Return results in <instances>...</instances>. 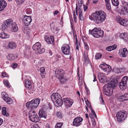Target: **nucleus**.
Here are the masks:
<instances>
[{"instance_id":"obj_64","label":"nucleus","mask_w":128,"mask_h":128,"mask_svg":"<svg viewBox=\"0 0 128 128\" xmlns=\"http://www.w3.org/2000/svg\"><path fill=\"white\" fill-rule=\"evenodd\" d=\"M78 11L79 12V14H82V10L80 8H78Z\"/></svg>"},{"instance_id":"obj_3","label":"nucleus","mask_w":128,"mask_h":128,"mask_svg":"<svg viewBox=\"0 0 128 128\" xmlns=\"http://www.w3.org/2000/svg\"><path fill=\"white\" fill-rule=\"evenodd\" d=\"M64 74V71L62 69L56 70L55 71V76L58 79L62 84L66 82L68 80Z\"/></svg>"},{"instance_id":"obj_15","label":"nucleus","mask_w":128,"mask_h":128,"mask_svg":"<svg viewBox=\"0 0 128 128\" xmlns=\"http://www.w3.org/2000/svg\"><path fill=\"white\" fill-rule=\"evenodd\" d=\"M122 6L125 11L122 9L121 10V12L123 13L125 12L128 13V3L125 2H122Z\"/></svg>"},{"instance_id":"obj_33","label":"nucleus","mask_w":128,"mask_h":128,"mask_svg":"<svg viewBox=\"0 0 128 128\" xmlns=\"http://www.w3.org/2000/svg\"><path fill=\"white\" fill-rule=\"evenodd\" d=\"M112 4L115 6H117L119 5V2L118 0H111Z\"/></svg>"},{"instance_id":"obj_42","label":"nucleus","mask_w":128,"mask_h":128,"mask_svg":"<svg viewBox=\"0 0 128 128\" xmlns=\"http://www.w3.org/2000/svg\"><path fill=\"white\" fill-rule=\"evenodd\" d=\"M62 124L61 123H57L55 126V128H61Z\"/></svg>"},{"instance_id":"obj_43","label":"nucleus","mask_w":128,"mask_h":128,"mask_svg":"<svg viewBox=\"0 0 128 128\" xmlns=\"http://www.w3.org/2000/svg\"><path fill=\"white\" fill-rule=\"evenodd\" d=\"M51 30L53 32H55L56 31H58V30L55 25L53 26L52 27H51Z\"/></svg>"},{"instance_id":"obj_32","label":"nucleus","mask_w":128,"mask_h":128,"mask_svg":"<svg viewBox=\"0 0 128 128\" xmlns=\"http://www.w3.org/2000/svg\"><path fill=\"white\" fill-rule=\"evenodd\" d=\"M44 39L49 44H51V41L50 40V38L47 35L45 36Z\"/></svg>"},{"instance_id":"obj_61","label":"nucleus","mask_w":128,"mask_h":128,"mask_svg":"<svg viewBox=\"0 0 128 128\" xmlns=\"http://www.w3.org/2000/svg\"><path fill=\"white\" fill-rule=\"evenodd\" d=\"M84 11H86L88 8V7L87 6L85 5H84Z\"/></svg>"},{"instance_id":"obj_54","label":"nucleus","mask_w":128,"mask_h":128,"mask_svg":"<svg viewBox=\"0 0 128 128\" xmlns=\"http://www.w3.org/2000/svg\"><path fill=\"white\" fill-rule=\"evenodd\" d=\"M104 76H105L103 73H101L98 74V78H99L100 77V78H103Z\"/></svg>"},{"instance_id":"obj_30","label":"nucleus","mask_w":128,"mask_h":128,"mask_svg":"<svg viewBox=\"0 0 128 128\" xmlns=\"http://www.w3.org/2000/svg\"><path fill=\"white\" fill-rule=\"evenodd\" d=\"M37 115L36 113L34 111H31L30 112L29 114V117L30 119H31V117H34L35 115Z\"/></svg>"},{"instance_id":"obj_34","label":"nucleus","mask_w":128,"mask_h":128,"mask_svg":"<svg viewBox=\"0 0 128 128\" xmlns=\"http://www.w3.org/2000/svg\"><path fill=\"white\" fill-rule=\"evenodd\" d=\"M2 95L3 100L8 97L7 94L5 92H2Z\"/></svg>"},{"instance_id":"obj_8","label":"nucleus","mask_w":128,"mask_h":128,"mask_svg":"<svg viewBox=\"0 0 128 128\" xmlns=\"http://www.w3.org/2000/svg\"><path fill=\"white\" fill-rule=\"evenodd\" d=\"M62 53L64 54L68 55L71 54L70 47L68 44L63 45L61 48Z\"/></svg>"},{"instance_id":"obj_4","label":"nucleus","mask_w":128,"mask_h":128,"mask_svg":"<svg viewBox=\"0 0 128 128\" xmlns=\"http://www.w3.org/2000/svg\"><path fill=\"white\" fill-rule=\"evenodd\" d=\"M40 102L38 98H34L30 102H28L26 104V107L30 109L36 108L38 106Z\"/></svg>"},{"instance_id":"obj_13","label":"nucleus","mask_w":128,"mask_h":128,"mask_svg":"<svg viewBox=\"0 0 128 128\" xmlns=\"http://www.w3.org/2000/svg\"><path fill=\"white\" fill-rule=\"evenodd\" d=\"M30 16H24L23 21L26 26H28L32 22V20Z\"/></svg>"},{"instance_id":"obj_20","label":"nucleus","mask_w":128,"mask_h":128,"mask_svg":"<svg viewBox=\"0 0 128 128\" xmlns=\"http://www.w3.org/2000/svg\"><path fill=\"white\" fill-rule=\"evenodd\" d=\"M38 114L40 118H46V115L45 114V112L43 111L42 109L40 110L38 112Z\"/></svg>"},{"instance_id":"obj_57","label":"nucleus","mask_w":128,"mask_h":128,"mask_svg":"<svg viewBox=\"0 0 128 128\" xmlns=\"http://www.w3.org/2000/svg\"><path fill=\"white\" fill-rule=\"evenodd\" d=\"M91 121L92 122V124L93 125L95 126L96 124V123L95 119L94 118L91 119Z\"/></svg>"},{"instance_id":"obj_22","label":"nucleus","mask_w":128,"mask_h":128,"mask_svg":"<svg viewBox=\"0 0 128 128\" xmlns=\"http://www.w3.org/2000/svg\"><path fill=\"white\" fill-rule=\"evenodd\" d=\"M30 120L32 121L35 122H38L40 120V118H38L37 114L35 115L34 117H31V119Z\"/></svg>"},{"instance_id":"obj_48","label":"nucleus","mask_w":128,"mask_h":128,"mask_svg":"<svg viewBox=\"0 0 128 128\" xmlns=\"http://www.w3.org/2000/svg\"><path fill=\"white\" fill-rule=\"evenodd\" d=\"M2 77L3 78L8 76V74L5 72H2Z\"/></svg>"},{"instance_id":"obj_35","label":"nucleus","mask_w":128,"mask_h":128,"mask_svg":"<svg viewBox=\"0 0 128 128\" xmlns=\"http://www.w3.org/2000/svg\"><path fill=\"white\" fill-rule=\"evenodd\" d=\"M105 78L106 77L105 76L103 78H100V77L99 78H98V79L100 82L104 84V83L105 81H106Z\"/></svg>"},{"instance_id":"obj_53","label":"nucleus","mask_w":128,"mask_h":128,"mask_svg":"<svg viewBox=\"0 0 128 128\" xmlns=\"http://www.w3.org/2000/svg\"><path fill=\"white\" fill-rule=\"evenodd\" d=\"M79 14V20H83V17L82 16V14Z\"/></svg>"},{"instance_id":"obj_56","label":"nucleus","mask_w":128,"mask_h":128,"mask_svg":"<svg viewBox=\"0 0 128 128\" xmlns=\"http://www.w3.org/2000/svg\"><path fill=\"white\" fill-rule=\"evenodd\" d=\"M84 48L87 50H88L89 49V47L87 43H84Z\"/></svg>"},{"instance_id":"obj_27","label":"nucleus","mask_w":128,"mask_h":128,"mask_svg":"<svg viewBox=\"0 0 128 128\" xmlns=\"http://www.w3.org/2000/svg\"><path fill=\"white\" fill-rule=\"evenodd\" d=\"M4 100L8 104H12L13 102L12 100L8 97L4 99Z\"/></svg>"},{"instance_id":"obj_6","label":"nucleus","mask_w":128,"mask_h":128,"mask_svg":"<svg viewBox=\"0 0 128 128\" xmlns=\"http://www.w3.org/2000/svg\"><path fill=\"white\" fill-rule=\"evenodd\" d=\"M91 34L94 37L98 38L102 36L104 32L100 28H95L91 31Z\"/></svg>"},{"instance_id":"obj_11","label":"nucleus","mask_w":128,"mask_h":128,"mask_svg":"<svg viewBox=\"0 0 128 128\" xmlns=\"http://www.w3.org/2000/svg\"><path fill=\"white\" fill-rule=\"evenodd\" d=\"M12 22V20L10 19L6 20L4 22L2 25V27L3 29L2 30L7 28L10 24H11Z\"/></svg>"},{"instance_id":"obj_60","label":"nucleus","mask_w":128,"mask_h":128,"mask_svg":"<svg viewBox=\"0 0 128 128\" xmlns=\"http://www.w3.org/2000/svg\"><path fill=\"white\" fill-rule=\"evenodd\" d=\"M78 84L80 86H81L82 85V80H80L78 81Z\"/></svg>"},{"instance_id":"obj_62","label":"nucleus","mask_w":128,"mask_h":128,"mask_svg":"<svg viewBox=\"0 0 128 128\" xmlns=\"http://www.w3.org/2000/svg\"><path fill=\"white\" fill-rule=\"evenodd\" d=\"M50 38L51 41V42H53L54 40V37L52 36H50Z\"/></svg>"},{"instance_id":"obj_7","label":"nucleus","mask_w":128,"mask_h":128,"mask_svg":"<svg viewBox=\"0 0 128 128\" xmlns=\"http://www.w3.org/2000/svg\"><path fill=\"white\" fill-rule=\"evenodd\" d=\"M32 49L37 54H41L45 52L44 48H41V45L39 42H37L34 45Z\"/></svg>"},{"instance_id":"obj_47","label":"nucleus","mask_w":128,"mask_h":128,"mask_svg":"<svg viewBox=\"0 0 128 128\" xmlns=\"http://www.w3.org/2000/svg\"><path fill=\"white\" fill-rule=\"evenodd\" d=\"M100 101L101 102V103L102 104H104V101L103 100V98L101 95L100 96Z\"/></svg>"},{"instance_id":"obj_2","label":"nucleus","mask_w":128,"mask_h":128,"mask_svg":"<svg viewBox=\"0 0 128 128\" xmlns=\"http://www.w3.org/2000/svg\"><path fill=\"white\" fill-rule=\"evenodd\" d=\"M110 82L104 86V88L105 89L103 90L104 94L107 96H110L112 94V90L117 85L118 81L116 79H113Z\"/></svg>"},{"instance_id":"obj_23","label":"nucleus","mask_w":128,"mask_h":128,"mask_svg":"<svg viewBox=\"0 0 128 128\" xmlns=\"http://www.w3.org/2000/svg\"><path fill=\"white\" fill-rule=\"evenodd\" d=\"M25 84L26 86L30 89L31 88V83L28 80H25Z\"/></svg>"},{"instance_id":"obj_25","label":"nucleus","mask_w":128,"mask_h":128,"mask_svg":"<svg viewBox=\"0 0 128 128\" xmlns=\"http://www.w3.org/2000/svg\"><path fill=\"white\" fill-rule=\"evenodd\" d=\"M126 84L125 83L121 82L119 84L120 88L122 90H124L126 88Z\"/></svg>"},{"instance_id":"obj_17","label":"nucleus","mask_w":128,"mask_h":128,"mask_svg":"<svg viewBox=\"0 0 128 128\" xmlns=\"http://www.w3.org/2000/svg\"><path fill=\"white\" fill-rule=\"evenodd\" d=\"M54 104L55 106L57 107L60 106L63 104L62 101V99H60L58 100H55L54 101L52 102Z\"/></svg>"},{"instance_id":"obj_63","label":"nucleus","mask_w":128,"mask_h":128,"mask_svg":"<svg viewBox=\"0 0 128 128\" xmlns=\"http://www.w3.org/2000/svg\"><path fill=\"white\" fill-rule=\"evenodd\" d=\"M106 5L107 4H110V0H105Z\"/></svg>"},{"instance_id":"obj_49","label":"nucleus","mask_w":128,"mask_h":128,"mask_svg":"<svg viewBox=\"0 0 128 128\" xmlns=\"http://www.w3.org/2000/svg\"><path fill=\"white\" fill-rule=\"evenodd\" d=\"M45 68L44 67H41L40 69V72L42 74H44L45 72Z\"/></svg>"},{"instance_id":"obj_18","label":"nucleus","mask_w":128,"mask_h":128,"mask_svg":"<svg viewBox=\"0 0 128 128\" xmlns=\"http://www.w3.org/2000/svg\"><path fill=\"white\" fill-rule=\"evenodd\" d=\"M127 100H128V94H125L121 96L118 99V100L121 102Z\"/></svg>"},{"instance_id":"obj_21","label":"nucleus","mask_w":128,"mask_h":128,"mask_svg":"<svg viewBox=\"0 0 128 128\" xmlns=\"http://www.w3.org/2000/svg\"><path fill=\"white\" fill-rule=\"evenodd\" d=\"M10 35L4 32H2L0 33V38L2 39L8 38Z\"/></svg>"},{"instance_id":"obj_38","label":"nucleus","mask_w":128,"mask_h":128,"mask_svg":"<svg viewBox=\"0 0 128 128\" xmlns=\"http://www.w3.org/2000/svg\"><path fill=\"white\" fill-rule=\"evenodd\" d=\"M128 80V78L127 76H125L124 77L122 78L121 82L127 84V82Z\"/></svg>"},{"instance_id":"obj_36","label":"nucleus","mask_w":128,"mask_h":128,"mask_svg":"<svg viewBox=\"0 0 128 128\" xmlns=\"http://www.w3.org/2000/svg\"><path fill=\"white\" fill-rule=\"evenodd\" d=\"M102 55L101 53H98L96 54L95 56V59L96 60H98L100 59L102 57Z\"/></svg>"},{"instance_id":"obj_28","label":"nucleus","mask_w":128,"mask_h":128,"mask_svg":"<svg viewBox=\"0 0 128 128\" xmlns=\"http://www.w3.org/2000/svg\"><path fill=\"white\" fill-rule=\"evenodd\" d=\"M9 47L11 49L15 48L16 47V44L13 42H10L8 43Z\"/></svg>"},{"instance_id":"obj_9","label":"nucleus","mask_w":128,"mask_h":128,"mask_svg":"<svg viewBox=\"0 0 128 128\" xmlns=\"http://www.w3.org/2000/svg\"><path fill=\"white\" fill-rule=\"evenodd\" d=\"M62 101L65 106L67 108L70 107L73 102L72 100L69 98H63Z\"/></svg>"},{"instance_id":"obj_1","label":"nucleus","mask_w":128,"mask_h":128,"mask_svg":"<svg viewBox=\"0 0 128 128\" xmlns=\"http://www.w3.org/2000/svg\"><path fill=\"white\" fill-rule=\"evenodd\" d=\"M106 14L102 10L96 11L89 16L90 19L97 24L102 22L106 18Z\"/></svg>"},{"instance_id":"obj_39","label":"nucleus","mask_w":128,"mask_h":128,"mask_svg":"<svg viewBox=\"0 0 128 128\" xmlns=\"http://www.w3.org/2000/svg\"><path fill=\"white\" fill-rule=\"evenodd\" d=\"M122 70L121 68H115L114 69L115 72L116 73V74H118Z\"/></svg>"},{"instance_id":"obj_26","label":"nucleus","mask_w":128,"mask_h":128,"mask_svg":"<svg viewBox=\"0 0 128 128\" xmlns=\"http://www.w3.org/2000/svg\"><path fill=\"white\" fill-rule=\"evenodd\" d=\"M7 58L9 60L12 61L14 60L15 58L14 56L12 54H9L7 56Z\"/></svg>"},{"instance_id":"obj_10","label":"nucleus","mask_w":128,"mask_h":128,"mask_svg":"<svg viewBox=\"0 0 128 128\" xmlns=\"http://www.w3.org/2000/svg\"><path fill=\"white\" fill-rule=\"evenodd\" d=\"M116 20L121 25L124 26H126L128 25L127 21L126 20L119 16L116 17Z\"/></svg>"},{"instance_id":"obj_14","label":"nucleus","mask_w":128,"mask_h":128,"mask_svg":"<svg viewBox=\"0 0 128 128\" xmlns=\"http://www.w3.org/2000/svg\"><path fill=\"white\" fill-rule=\"evenodd\" d=\"M58 97L61 98L60 94L58 93H54L50 96V98L52 102L57 100Z\"/></svg>"},{"instance_id":"obj_46","label":"nucleus","mask_w":128,"mask_h":128,"mask_svg":"<svg viewBox=\"0 0 128 128\" xmlns=\"http://www.w3.org/2000/svg\"><path fill=\"white\" fill-rule=\"evenodd\" d=\"M11 66L12 68H15L18 66V64L17 63H14L12 64Z\"/></svg>"},{"instance_id":"obj_37","label":"nucleus","mask_w":128,"mask_h":128,"mask_svg":"<svg viewBox=\"0 0 128 128\" xmlns=\"http://www.w3.org/2000/svg\"><path fill=\"white\" fill-rule=\"evenodd\" d=\"M26 26H24L22 28V30L24 33H27V32H28V28Z\"/></svg>"},{"instance_id":"obj_52","label":"nucleus","mask_w":128,"mask_h":128,"mask_svg":"<svg viewBox=\"0 0 128 128\" xmlns=\"http://www.w3.org/2000/svg\"><path fill=\"white\" fill-rule=\"evenodd\" d=\"M86 103L88 107L90 108L91 107L90 104L88 100L87 101H86Z\"/></svg>"},{"instance_id":"obj_5","label":"nucleus","mask_w":128,"mask_h":128,"mask_svg":"<svg viewBox=\"0 0 128 128\" xmlns=\"http://www.w3.org/2000/svg\"><path fill=\"white\" fill-rule=\"evenodd\" d=\"M127 112L123 110L118 112L116 114V119L119 122H122L124 121L127 116Z\"/></svg>"},{"instance_id":"obj_50","label":"nucleus","mask_w":128,"mask_h":128,"mask_svg":"<svg viewBox=\"0 0 128 128\" xmlns=\"http://www.w3.org/2000/svg\"><path fill=\"white\" fill-rule=\"evenodd\" d=\"M110 48L112 50H113L115 49L116 48V44H114L113 46H109Z\"/></svg>"},{"instance_id":"obj_58","label":"nucleus","mask_w":128,"mask_h":128,"mask_svg":"<svg viewBox=\"0 0 128 128\" xmlns=\"http://www.w3.org/2000/svg\"><path fill=\"white\" fill-rule=\"evenodd\" d=\"M73 16H74V20L75 22H76V16L75 15V12H74L73 14Z\"/></svg>"},{"instance_id":"obj_24","label":"nucleus","mask_w":128,"mask_h":128,"mask_svg":"<svg viewBox=\"0 0 128 128\" xmlns=\"http://www.w3.org/2000/svg\"><path fill=\"white\" fill-rule=\"evenodd\" d=\"M128 54V50L126 48H124L121 53L122 56L124 57H125L127 56Z\"/></svg>"},{"instance_id":"obj_44","label":"nucleus","mask_w":128,"mask_h":128,"mask_svg":"<svg viewBox=\"0 0 128 128\" xmlns=\"http://www.w3.org/2000/svg\"><path fill=\"white\" fill-rule=\"evenodd\" d=\"M4 84L8 88H10V86L7 80H4Z\"/></svg>"},{"instance_id":"obj_29","label":"nucleus","mask_w":128,"mask_h":128,"mask_svg":"<svg viewBox=\"0 0 128 128\" xmlns=\"http://www.w3.org/2000/svg\"><path fill=\"white\" fill-rule=\"evenodd\" d=\"M119 37L121 38L124 40L127 39V35L125 33H122L120 34Z\"/></svg>"},{"instance_id":"obj_19","label":"nucleus","mask_w":128,"mask_h":128,"mask_svg":"<svg viewBox=\"0 0 128 128\" xmlns=\"http://www.w3.org/2000/svg\"><path fill=\"white\" fill-rule=\"evenodd\" d=\"M6 6V3L5 1L0 0V11L3 10Z\"/></svg>"},{"instance_id":"obj_45","label":"nucleus","mask_w":128,"mask_h":128,"mask_svg":"<svg viewBox=\"0 0 128 128\" xmlns=\"http://www.w3.org/2000/svg\"><path fill=\"white\" fill-rule=\"evenodd\" d=\"M25 0H16L17 3L19 4L23 3Z\"/></svg>"},{"instance_id":"obj_41","label":"nucleus","mask_w":128,"mask_h":128,"mask_svg":"<svg viewBox=\"0 0 128 128\" xmlns=\"http://www.w3.org/2000/svg\"><path fill=\"white\" fill-rule=\"evenodd\" d=\"M84 61L85 62H87V63L89 62V59L88 56H87L86 54L85 55L84 54Z\"/></svg>"},{"instance_id":"obj_59","label":"nucleus","mask_w":128,"mask_h":128,"mask_svg":"<svg viewBox=\"0 0 128 128\" xmlns=\"http://www.w3.org/2000/svg\"><path fill=\"white\" fill-rule=\"evenodd\" d=\"M82 2L81 0H80L78 1V4L79 6L80 7L81 6L82 4Z\"/></svg>"},{"instance_id":"obj_31","label":"nucleus","mask_w":128,"mask_h":128,"mask_svg":"<svg viewBox=\"0 0 128 128\" xmlns=\"http://www.w3.org/2000/svg\"><path fill=\"white\" fill-rule=\"evenodd\" d=\"M106 64L104 63L102 64H101L100 65L99 67L101 68L103 70L105 71H107V68L106 67Z\"/></svg>"},{"instance_id":"obj_55","label":"nucleus","mask_w":128,"mask_h":128,"mask_svg":"<svg viewBox=\"0 0 128 128\" xmlns=\"http://www.w3.org/2000/svg\"><path fill=\"white\" fill-rule=\"evenodd\" d=\"M106 8L108 10H110L111 8L110 4H106Z\"/></svg>"},{"instance_id":"obj_16","label":"nucleus","mask_w":128,"mask_h":128,"mask_svg":"<svg viewBox=\"0 0 128 128\" xmlns=\"http://www.w3.org/2000/svg\"><path fill=\"white\" fill-rule=\"evenodd\" d=\"M11 30L12 32H16L18 30L17 24L15 22L12 23L11 25Z\"/></svg>"},{"instance_id":"obj_51","label":"nucleus","mask_w":128,"mask_h":128,"mask_svg":"<svg viewBox=\"0 0 128 128\" xmlns=\"http://www.w3.org/2000/svg\"><path fill=\"white\" fill-rule=\"evenodd\" d=\"M2 113L3 115L5 116H8L9 115V114L7 112L6 110L4 111H4L2 112Z\"/></svg>"},{"instance_id":"obj_12","label":"nucleus","mask_w":128,"mask_h":128,"mask_svg":"<svg viewBox=\"0 0 128 128\" xmlns=\"http://www.w3.org/2000/svg\"><path fill=\"white\" fill-rule=\"evenodd\" d=\"M82 120L83 119L81 118H76L74 120L73 124L74 126H78L82 124Z\"/></svg>"},{"instance_id":"obj_40","label":"nucleus","mask_w":128,"mask_h":128,"mask_svg":"<svg viewBox=\"0 0 128 128\" xmlns=\"http://www.w3.org/2000/svg\"><path fill=\"white\" fill-rule=\"evenodd\" d=\"M56 116L60 118H62V115L61 112H57L56 113Z\"/></svg>"}]
</instances>
